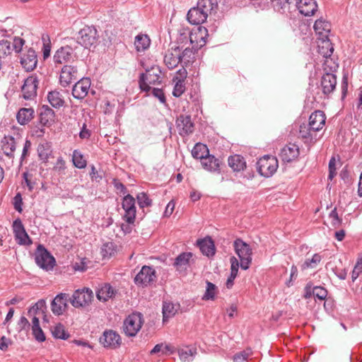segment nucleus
Here are the masks:
<instances>
[{
    "label": "nucleus",
    "mask_w": 362,
    "mask_h": 362,
    "mask_svg": "<svg viewBox=\"0 0 362 362\" xmlns=\"http://www.w3.org/2000/svg\"><path fill=\"white\" fill-rule=\"evenodd\" d=\"M316 35L318 36L317 40L329 37L331 31V24L322 18L317 19L313 26Z\"/></svg>",
    "instance_id": "obj_31"
},
{
    "label": "nucleus",
    "mask_w": 362,
    "mask_h": 362,
    "mask_svg": "<svg viewBox=\"0 0 362 362\" xmlns=\"http://www.w3.org/2000/svg\"><path fill=\"white\" fill-rule=\"evenodd\" d=\"M325 120V113L321 110H316L310 115L308 124L311 128V131L317 132L323 128Z\"/></svg>",
    "instance_id": "obj_22"
},
{
    "label": "nucleus",
    "mask_w": 362,
    "mask_h": 362,
    "mask_svg": "<svg viewBox=\"0 0 362 362\" xmlns=\"http://www.w3.org/2000/svg\"><path fill=\"white\" fill-rule=\"evenodd\" d=\"M55 112L48 105H43L39 114V122L42 126L49 127L54 122Z\"/></svg>",
    "instance_id": "obj_30"
},
{
    "label": "nucleus",
    "mask_w": 362,
    "mask_h": 362,
    "mask_svg": "<svg viewBox=\"0 0 362 362\" xmlns=\"http://www.w3.org/2000/svg\"><path fill=\"white\" fill-rule=\"evenodd\" d=\"M299 136L304 139L305 143H314L317 141L316 132L311 131L308 124H302L300 126Z\"/></svg>",
    "instance_id": "obj_37"
},
{
    "label": "nucleus",
    "mask_w": 362,
    "mask_h": 362,
    "mask_svg": "<svg viewBox=\"0 0 362 362\" xmlns=\"http://www.w3.org/2000/svg\"><path fill=\"white\" fill-rule=\"evenodd\" d=\"M30 325L28 319L24 316H21L18 321L16 329L18 332L28 331L30 329Z\"/></svg>",
    "instance_id": "obj_59"
},
{
    "label": "nucleus",
    "mask_w": 362,
    "mask_h": 362,
    "mask_svg": "<svg viewBox=\"0 0 362 362\" xmlns=\"http://www.w3.org/2000/svg\"><path fill=\"white\" fill-rule=\"evenodd\" d=\"M25 43V40L19 37H15L13 42H11V48L16 52L19 53L22 50V47Z\"/></svg>",
    "instance_id": "obj_62"
},
{
    "label": "nucleus",
    "mask_w": 362,
    "mask_h": 362,
    "mask_svg": "<svg viewBox=\"0 0 362 362\" xmlns=\"http://www.w3.org/2000/svg\"><path fill=\"white\" fill-rule=\"evenodd\" d=\"M321 256L315 253L313 255L311 259H306L302 265L303 269L307 268H314L316 264L321 261Z\"/></svg>",
    "instance_id": "obj_55"
},
{
    "label": "nucleus",
    "mask_w": 362,
    "mask_h": 362,
    "mask_svg": "<svg viewBox=\"0 0 362 362\" xmlns=\"http://www.w3.org/2000/svg\"><path fill=\"white\" fill-rule=\"evenodd\" d=\"M116 246L112 242L104 243L101 247V255L103 258H110L115 255Z\"/></svg>",
    "instance_id": "obj_47"
},
{
    "label": "nucleus",
    "mask_w": 362,
    "mask_h": 362,
    "mask_svg": "<svg viewBox=\"0 0 362 362\" xmlns=\"http://www.w3.org/2000/svg\"><path fill=\"white\" fill-rule=\"evenodd\" d=\"M47 100L51 106L55 109H60L65 106V100L63 95L57 90L48 92Z\"/></svg>",
    "instance_id": "obj_32"
},
{
    "label": "nucleus",
    "mask_w": 362,
    "mask_h": 362,
    "mask_svg": "<svg viewBox=\"0 0 362 362\" xmlns=\"http://www.w3.org/2000/svg\"><path fill=\"white\" fill-rule=\"evenodd\" d=\"M362 272V257L357 259L356 265L351 273V279L352 281H355V280L358 277L360 273Z\"/></svg>",
    "instance_id": "obj_60"
},
{
    "label": "nucleus",
    "mask_w": 362,
    "mask_h": 362,
    "mask_svg": "<svg viewBox=\"0 0 362 362\" xmlns=\"http://www.w3.org/2000/svg\"><path fill=\"white\" fill-rule=\"evenodd\" d=\"M151 93L155 98H158L162 104L167 105L165 95L163 89L153 88Z\"/></svg>",
    "instance_id": "obj_61"
},
{
    "label": "nucleus",
    "mask_w": 362,
    "mask_h": 362,
    "mask_svg": "<svg viewBox=\"0 0 362 362\" xmlns=\"http://www.w3.org/2000/svg\"><path fill=\"white\" fill-rule=\"evenodd\" d=\"M13 231L16 242L20 245H30L32 240L25 231V227L20 218L13 222Z\"/></svg>",
    "instance_id": "obj_14"
},
{
    "label": "nucleus",
    "mask_w": 362,
    "mask_h": 362,
    "mask_svg": "<svg viewBox=\"0 0 362 362\" xmlns=\"http://www.w3.org/2000/svg\"><path fill=\"white\" fill-rule=\"evenodd\" d=\"M143 325L142 315L139 313H133L128 315L124 322V332L129 337H134Z\"/></svg>",
    "instance_id": "obj_8"
},
{
    "label": "nucleus",
    "mask_w": 362,
    "mask_h": 362,
    "mask_svg": "<svg viewBox=\"0 0 362 362\" xmlns=\"http://www.w3.org/2000/svg\"><path fill=\"white\" fill-rule=\"evenodd\" d=\"M296 8L305 16L313 15L317 9V4L315 0H296Z\"/></svg>",
    "instance_id": "obj_24"
},
{
    "label": "nucleus",
    "mask_w": 362,
    "mask_h": 362,
    "mask_svg": "<svg viewBox=\"0 0 362 362\" xmlns=\"http://www.w3.org/2000/svg\"><path fill=\"white\" fill-rule=\"evenodd\" d=\"M13 49L11 48V42L6 39L0 40V58L11 54Z\"/></svg>",
    "instance_id": "obj_51"
},
{
    "label": "nucleus",
    "mask_w": 362,
    "mask_h": 362,
    "mask_svg": "<svg viewBox=\"0 0 362 362\" xmlns=\"http://www.w3.org/2000/svg\"><path fill=\"white\" fill-rule=\"evenodd\" d=\"M329 217L332 219L331 223L334 228H337L341 226L342 219L339 217L337 208H334L331 211L329 214Z\"/></svg>",
    "instance_id": "obj_57"
},
{
    "label": "nucleus",
    "mask_w": 362,
    "mask_h": 362,
    "mask_svg": "<svg viewBox=\"0 0 362 362\" xmlns=\"http://www.w3.org/2000/svg\"><path fill=\"white\" fill-rule=\"evenodd\" d=\"M217 293V286L209 281H206V291L202 296V300H214L215 299L216 294Z\"/></svg>",
    "instance_id": "obj_46"
},
{
    "label": "nucleus",
    "mask_w": 362,
    "mask_h": 362,
    "mask_svg": "<svg viewBox=\"0 0 362 362\" xmlns=\"http://www.w3.org/2000/svg\"><path fill=\"white\" fill-rule=\"evenodd\" d=\"M35 111L32 107H22L16 115V119L21 125L28 124L34 117Z\"/></svg>",
    "instance_id": "obj_35"
},
{
    "label": "nucleus",
    "mask_w": 362,
    "mask_h": 362,
    "mask_svg": "<svg viewBox=\"0 0 362 362\" xmlns=\"http://www.w3.org/2000/svg\"><path fill=\"white\" fill-rule=\"evenodd\" d=\"M37 151L40 159L43 163H47L52 153L51 145L47 142L40 144L38 145Z\"/></svg>",
    "instance_id": "obj_40"
},
{
    "label": "nucleus",
    "mask_w": 362,
    "mask_h": 362,
    "mask_svg": "<svg viewBox=\"0 0 362 362\" xmlns=\"http://www.w3.org/2000/svg\"><path fill=\"white\" fill-rule=\"evenodd\" d=\"M146 76L142 73L140 74L139 84L141 90L144 92H148L151 90V87L150 86V83L147 81V80L144 78Z\"/></svg>",
    "instance_id": "obj_63"
},
{
    "label": "nucleus",
    "mask_w": 362,
    "mask_h": 362,
    "mask_svg": "<svg viewBox=\"0 0 362 362\" xmlns=\"http://www.w3.org/2000/svg\"><path fill=\"white\" fill-rule=\"evenodd\" d=\"M192 257V252H182L175 259L173 267L179 273H185L189 266V261Z\"/></svg>",
    "instance_id": "obj_29"
},
{
    "label": "nucleus",
    "mask_w": 362,
    "mask_h": 362,
    "mask_svg": "<svg viewBox=\"0 0 362 362\" xmlns=\"http://www.w3.org/2000/svg\"><path fill=\"white\" fill-rule=\"evenodd\" d=\"M208 15L198 6L191 8L187 14V19L192 25H201L204 23Z\"/></svg>",
    "instance_id": "obj_25"
},
{
    "label": "nucleus",
    "mask_w": 362,
    "mask_h": 362,
    "mask_svg": "<svg viewBox=\"0 0 362 362\" xmlns=\"http://www.w3.org/2000/svg\"><path fill=\"white\" fill-rule=\"evenodd\" d=\"M338 68V64L334 61L331 57L325 58L323 63V69L326 72L333 73L337 71Z\"/></svg>",
    "instance_id": "obj_54"
},
{
    "label": "nucleus",
    "mask_w": 362,
    "mask_h": 362,
    "mask_svg": "<svg viewBox=\"0 0 362 362\" xmlns=\"http://www.w3.org/2000/svg\"><path fill=\"white\" fill-rule=\"evenodd\" d=\"M179 306V305H176L171 302L163 301L162 308L163 322L173 317L176 314Z\"/></svg>",
    "instance_id": "obj_38"
},
{
    "label": "nucleus",
    "mask_w": 362,
    "mask_h": 362,
    "mask_svg": "<svg viewBox=\"0 0 362 362\" xmlns=\"http://www.w3.org/2000/svg\"><path fill=\"white\" fill-rule=\"evenodd\" d=\"M299 156V148L295 144H288L283 147L279 158L284 163H291Z\"/></svg>",
    "instance_id": "obj_21"
},
{
    "label": "nucleus",
    "mask_w": 362,
    "mask_h": 362,
    "mask_svg": "<svg viewBox=\"0 0 362 362\" xmlns=\"http://www.w3.org/2000/svg\"><path fill=\"white\" fill-rule=\"evenodd\" d=\"M197 245L204 255L211 257L215 255L216 247L214 242L211 237L207 236L203 239L198 240Z\"/></svg>",
    "instance_id": "obj_28"
},
{
    "label": "nucleus",
    "mask_w": 362,
    "mask_h": 362,
    "mask_svg": "<svg viewBox=\"0 0 362 362\" xmlns=\"http://www.w3.org/2000/svg\"><path fill=\"white\" fill-rule=\"evenodd\" d=\"M21 64L27 71H31L35 69L37 64V54L35 51L30 48L27 53L21 58Z\"/></svg>",
    "instance_id": "obj_27"
},
{
    "label": "nucleus",
    "mask_w": 362,
    "mask_h": 362,
    "mask_svg": "<svg viewBox=\"0 0 362 362\" xmlns=\"http://www.w3.org/2000/svg\"><path fill=\"white\" fill-rule=\"evenodd\" d=\"M90 87L89 78H81L75 83L72 88V95L74 98L82 100L88 93Z\"/></svg>",
    "instance_id": "obj_17"
},
{
    "label": "nucleus",
    "mask_w": 362,
    "mask_h": 362,
    "mask_svg": "<svg viewBox=\"0 0 362 362\" xmlns=\"http://www.w3.org/2000/svg\"><path fill=\"white\" fill-rule=\"evenodd\" d=\"M197 6L209 16L213 10L217 8V0H198Z\"/></svg>",
    "instance_id": "obj_41"
},
{
    "label": "nucleus",
    "mask_w": 362,
    "mask_h": 362,
    "mask_svg": "<svg viewBox=\"0 0 362 362\" xmlns=\"http://www.w3.org/2000/svg\"><path fill=\"white\" fill-rule=\"evenodd\" d=\"M32 332H33V337L36 341H37L39 342H43L45 341V339H46L45 335L40 327H37V328L33 329Z\"/></svg>",
    "instance_id": "obj_64"
},
{
    "label": "nucleus",
    "mask_w": 362,
    "mask_h": 362,
    "mask_svg": "<svg viewBox=\"0 0 362 362\" xmlns=\"http://www.w3.org/2000/svg\"><path fill=\"white\" fill-rule=\"evenodd\" d=\"M117 291L110 284H101L96 291L97 298L102 302H106L115 296Z\"/></svg>",
    "instance_id": "obj_26"
},
{
    "label": "nucleus",
    "mask_w": 362,
    "mask_h": 362,
    "mask_svg": "<svg viewBox=\"0 0 362 362\" xmlns=\"http://www.w3.org/2000/svg\"><path fill=\"white\" fill-rule=\"evenodd\" d=\"M72 161L74 165L79 169L85 168L87 165V161L84 158L83 155L77 149L73 151Z\"/></svg>",
    "instance_id": "obj_44"
},
{
    "label": "nucleus",
    "mask_w": 362,
    "mask_h": 362,
    "mask_svg": "<svg viewBox=\"0 0 362 362\" xmlns=\"http://www.w3.org/2000/svg\"><path fill=\"white\" fill-rule=\"evenodd\" d=\"M176 127L181 136H186L194 131V124L190 115L181 114L176 119Z\"/></svg>",
    "instance_id": "obj_15"
},
{
    "label": "nucleus",
    "mask_w": 362,
    "mask_h": 362,
    "mask_svg": "<svg viewBox=\"0 0 362 362\" xmlns=\"http://www.w3.org/2000/svg\"><path fill=\"white\" fill-rule=\"evenodd\" d=\"M78 48L77 43L73 41L69 45L61 47L54 53L53 61L57 66V64H67L74 61L76 57V49Z\"/></svg>",
    "instance_id": "obj_3"
},
{
    "label": "nucleus",
    "mask_w": 362,
    "mask_h": 362,
    "mask_svg": "<svg viewBox=\"0 0 362 362\" xmlns=\"http://www.w3.org/2000/svg\"><path fill=\"white\" fill-rule=\"evenodd\" d=\"M228 163L234 172L243 171L246 168L244 157L238 154L230 156L228 158Z\"/></svg>",
    "instance_id": "obj_34"
},
{
    "label": "nucleus",
    "mask_w": 362,
    "mask_h": 362,
    "mask_svg": "<svg viewBox=\"0 0 362 362\" xmlns=\"http://www.w3.org/2000/svg\"><path fill=\"white\" fill-rule=\"evenodd\" d=\"M136 199L140 208L144 209L152 205V200L146 192H140L136 195Z\"/></svg>",
    "instance_id": "obj_53"
},
{
    "label": "nucleus",
    "mask_w": 362,
    "mask_h": 362,
    "mask_svg": "<svg viewBox=\"0 0 362 362\" xmlns=\"http://www.w3.org/2000/svg\"><path fill=\"white\" fill-rule=\"evenodd\" d=\"M99 41V34L95 26L86 25L78 32L77 45H81L86 49L95 48Z\"/></svg>",
    "instance_id": "obj_1"
},
{
    "label": "nucleus",
    "mask_w": 362,
    "mask_h": 362,
    "mask_svg": "<svg viewBox=\"0 0 362 362\" xmlns=\"http://www.w3.org/2000/svg\"><path fill=\"white\" fill-rule=\"evenodd\" d=\"M183 46L172 47L164 55V63L169 69H173L178 66L181 62V50Z\"/></svg>",
    "instance_id": "obj_16"
},
{
    "label": "nucleus",
    "mask_w": 362,
    "mask_h": 362,
    "mask_svg": "<svg viewBox=\"0 0 362 362\" xmlns=\"http://www.w3.org/2000/svg\"><path fill=\"white\" fill-rule=\"evenodd\" d=\"M52 334L54 338L64 340L67 339L70 336L61 323L57 324L52 329Z\"/></svg>",
    "instance_id": "obj_45"
},
{
    "label": "nucleus",
    "mask_w": 362,
    "mask_h": 362,
    "mask_svg": "<svg viewBox=\"0 0 362 362\" xmlns=\"http://www.w3.org/2000/svg\"><path fill=\"white\" fill-rule=\"evenodd\" d=\"M146 76L144 77L148 83L151 85L160 84L161 83V71L159 66H152L150 69H147L144 73Z\"/></svg>",
    "instance_id": "obj_36"
},
{
    "label": "nucleus",
    "mask_w": 362,
    "mask_h": 362,
    "mask_svg": "<svg viewBox=\"0 0 362 362\" xmlns=\"http://www.w3.org/2000/svg\"><path fill=\"white\" fill-rule=\"evenodd\" d=\"M337 76L333 73L326 72L323 74L320 81V86L324 95H328L336 88Z\"/></svg>",
    "instance_id": "obj_20"
},
{
    "label": "nucleus",
    "mask_w": 362,
    "mask_h": 362,
    "mask_svg": "<svg viewBox=\"0 0 362 362\" xmlns=\"http://www.w3.org/2000/svg\"><path fill=\"white\" fill-rule=\"evenodd\" d=\"M312 292L314 293V297L320 300H325L327 296V291L322 286H314V289H312Z\"/></svg>",
    "instance_id": "obj_58"
},
{
    "label": "nucleus",
    "mask_w": 362,
    "mask_h": 362,
    "mask_svg": "<svg viewBox=\"0 0 362 362\" xmlns=\"http://www.w3.org/2000/svg\"><path fill=\"white\" fill-rule=\"evenodd\" d=\"M161 352L163 354H166L168 352L173 353L172 346L168 344L163 345V344H156L153 349L150 351L151 354H156Z\"/></svg>",
    "instance_id": "obj_56"
},
{
    "label": "nucleus",
    "mask_w": 362,
    "mask_h": 362,
    "mask_svg": "<svg viewBox=\"0 0 362 362\" xmlns=\"http://www.w3.org/2000/svg\"><path fill=\"white\" fill-rule=\"evenodd\" d=\"M278 166V160L273 156L265 155L257 162V172L264 177L272 176L276 171Z\"/></svg>",
    "instance_id": "obj_6"
},
{
    "label": "nucleus",
    "mask_w": 362,
    "mask_h": 362,
    "mask_svg": "<svg viewBox=\"0 0 362 362\" xmlns=\"http://www.w3.org/2000/svg\"><path fill=\"white\" fill-rule=\"evenodd\" d=\"M93 299V291L84 287L81 289L76 290L69 298L71 304L76 308L86 307L88 305Z\"/></svg>",
    "instance_id": "obj_7"
},
{
    "label": "nucleus",
    "mask_w": 362,
    "mask_h": 362,
    "mask_svg": "<svg viewBox=\"0 0 362 362\" xmlns=\"http://www.w3.org/2000/svg\"><path fill=\"white\" fill-rule=\"evenodd\" d=\"M318 52L324 58L331 57L334 52V47L329 37L319 39L317 42Z\"/></svg>",
    "instance_id": "obj_33"
},
{
    "label": "nucleus",
    "mask_w": 362,
    "mask_h": 362,
    "mask_svg": "<svg viewBox=\"0 0 362 362\" xmlns=\"http://www.w3.org/2000/svg\"><path fill=\"white\" fill-rule=\"evenodd\" d=\"M230 261L231 263L230 274L226 284L228 288H230L233 286L234 280L238 276V267H240V263L235 257H231Z\"/></svg>",
    "instance_id": "obj_39"
},
{
    "label": "nucleus",
    "mask_w": 362,
    "mask_h": 362,
    "mask_svg": "<svg viewBox=\"0 0 362 362\" xmlns=\"http://www.w3.org/2000/svg\"><path fill=\"white\" fill-rule=\"evenodd\" d=\"M38 84V78L35 74L25 78L21 88L23 98L25 100H33L37 96Z\"/></svg>",
    "instance_id": "obj_13"
},
{
    "label": "nucleus",
    "mask_w": 362,
    "mask_h": 362,
    "mask_svg": "<svg viewBox=\"0 0 362 362\" xmlns=\"http://www.w3.org/2000/svg\"><path fill=\"white\" fill-rule=\"evenodd\" d=\"M200 37L199 31L192 32L189 28H183L179 31V36L177 37V46H183V48L187 44L191 45L198 42Z\"/></svg>",
    "instance_id": "obj_18"
},
{
    "label": "nucleus",
    "mask_w": 362,
    "mask_h": 362,
    "mask_svg": "<svg viewBox=\"0 0 362 362\" xmlns=\"http://www.w3.org/2000/svg\"><path fill=\"white\" fill-rule=\"evenodd\" d=\"M150 39L147 35H138L135 37L134 45L138 52L144 51L150 46Z\"/></svg>",
    "instance_id": "obj_42"
},
{
    "label": "nucleus",
    "mask_w": 362,
    "mask_h": 362,
    "mask_svg": "<svg viewBox=\"0 0 362 362\" xmlns=\"http://www.w3.org/2000/svg\"><path fill=\"white\" fill-rule=\"evenodd\" d=\"M233 247L240 261V267L242 269L247 270L252 262V250L250 245L241 238H236L233 242Z\"/></svg>",
    "instance_id": "obj_2"
},
{
    "label": "nucleus",
    "mask_w": 362,
    "mask_h": 362,
    "mask_svg": "<svg viewBox=\"0 0 362 362\" xmlns=\"http://www.w3.org/2000/svg\"><path fill=\"white\" fill-rule=\"evenodd\" d=\"M201 163L202 167L207 171L216 173H221L222 161L214 155L207 154L201 160Z\"/></svg>",
    "instance_id": "obj_23"
},
{
    "label": "nucleus",
    "mask_w": 362,
    "mask_h": 362,
    "mask_svg": "<svg viewBox=\"0 0 362 362\" xmlns=\"http://www.w3.org/2000/svg\"><path fill=\"white\" fill-rule=\"evenodd\" d=\"M99 341L104 348L115 350L120 347L122 344V338L116 331L112 329H106L100 337Z\"/></svg>",
    "instance_id": "obj_9"
},
{
    "label": "nucleus",
    "mask_w": 362,
    "mask_h": 362,
    "mask_svg": "<svg viewBox=\"0 0 362 362\" xmlns=\"http://www.w3.org/2000/svg\"><path fill=\"white\" fill-rule=\"evenodd\" d=\"M275 11L281 13H285L289 9V0H271Z\"/></svg>",
    "instance_id": "obj_49"
},
{
    "label": "nucleus",
    "mask_w": 362,
    "mask_h": 362,
    "mask_svg": "<svg viewBox=\"0 0 362 362\" xmlns=\"http://www.w3.org/2000/svg\"><path fill=\"white\" fill-rule=\"evenodd\" d=\"M175 84L173 88V95L175 98H179L185 90V83L182 79H178V76L173 78Z\"/></svg>",
    "instance_id": "obj_50"
},
{
    "label": "nucleus",
    "mask_w": 362,
    "mask_h": 362,
    "mask_svg": "<svg viewBox=\"0 0 362 362\" xmlns=\"http://www.w3.org/2000/svg\"><path fill=\"white\" fill-rule=\"evenodd\" d=\"M2 148L6 156H12L16 149L14 138L11 136L6 142L3 141Z\"/></svg>",
    "instance_id": "obj_52"
},
{
    "label": "nucleus",
    "mask_w": 362,
    "mask_h": 362,
    "mask_svg": "<svg viewBox=\"0 0 362 362\" xmlns=\"http://www.w3.org/2000/svg\"><path fill=\"white\" fill-rule=\"evenodd\" d=\"M156 279L155 269L150 266L144 265L134 278L136 285L146 287Z\"/></svg>",
    "instance_id": "obj_12"
},
{
    "label": "nucleus",
    "mask_w": 362,
    "mask_h": 362,
    "mask_svg": "<svg viewBox=\"0 0 362 362\" xmlns=\"http://www.w3.org/2000/svg\"><path fill=\"white\" fill-rule=\"evenodd\" d=\"M35 263L45 271L52 270L56 263L54 257L41 244H39L35 252Z\"/></svg>",
    "instance_id": "obj_5"
},
{
    "label": "nucleus",
    "mask_w": 362,
    "mask_h": 362,
    "mask_svg": "<svg viewBox=\"0 0 362 362\" xmlns=\"http://www.w3.org/2000/svg\"><path fill=\"white\" fill-rule=\"evenodd\" d=\"M199 33H200L199 37V42H197L193 44L189 45V46L184 47L182 49V52L181 53V62L182 64H184L185 66H187L189 64L192 62V60L194 58V55L197 51L202 46H204L206 43L205 37L203 36V33L206 35L207 29L204 27L199 26L198 28Z\"/></svg>",
    "instance_id": "obj_4"
},
{
    "label": "nucleus",
    "mask_w": 362,
    "mask_h": 362,
    "mask_svg": "<svg viewBox=\"0 0 362 362\" xmlns=\"http://www.w3.org/2000/svg\"><path fill=\"white\" fill-rule=\"evenodd\" d=\"M69 294L59 293L52 300L51 310L55 315H61L67 308Z\"/></svg>",
    "instance_id": "obj_19"
},
{
    "label": "nucleus",
    "mask_w": 362,
    "mask_h": 362,
    "mask_svg": "<svg viewBox=\"0 0 362 362\" xmlns=\"http://www.w3.org/2000/svg\"><path fill=\"white\" fill-rule=\"evenodd\" d=\"M78 78L77 66L68 64L64 65L59 75V83L62 87L69 86L72 83L78 80Z\"/></svg>",
    "instance_id": "obj_11"
},
{
    "label": "nucleus",
    "mask_w": 362,
    "mask_h": 362,
    "mask_svg": "<svg viewBox=\"0 0 362 362\" xmlns=\"http://www.w3.org/2000/svg\"><path fill=\"white\" fill-rule=\"evenodd\" d=\"M135 204V199L129 194H126L122 199V208L124 211L122 218L128 224H134L135 222L136 214Z\"/></svg>",
    "instance_id": "obj_10"
},
{
    "label": "nucleus",
    "mask_w": 362,
    "mask_h": 362,
    "mask_svg": "<svg viewBox=\"0 0 362 362\" xmlns=\"http://www.w3.org/2000/svg\"><path fill=\"white\" fill-rule=\"evenodd\" d=\"M191 153L193 158L201 160L209 153L207 146L201 143L196 144Z\"/></svg>",
    "instance_id": "obj_43"
},
{
    "label": "nucleus",
    "mask_w": 362,
    "mask_h": 362,
    "mask_svg": "<svg viewBox=\"0 0 362 362\" xmlns=\"http://www.w3.org/2000/svg\"><path fill=\"white\" fill-rule=\"evenodd\" d=\"M179 356L182 361L183 362H189L192 361L194 356L197 354L196 349H189L187 348L185 349H182L179 350Z\"/></svg>",
    "instance_id": "obj_48"
}]
</instances>
